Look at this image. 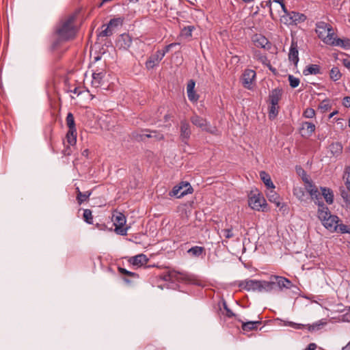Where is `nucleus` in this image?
<instances>
[{
  "label": "nucleus",
  "instance_id": "nucleus-62",
  "mask_svg": "<svg viewBox=\"0 0 350 350\" xmlns=\"http://www.w3.org/2000/svg\"><path fill=\"white\" fill-rule=\"evenodd\" d=\"M303 180L304 181V183H306V185H313L312 182L311 180H310L308 178H303Z\"/></svg>",
  "mask_w": 350,
  "mask_h": 350
},
{
  "label": "nucleus",
  "instance_id": "nucleus-32",
  "mask_svg": "<svg viewBox=\"0 0 350 350\" xmlns=\"http://www.w3.org/2000/svg\"><path fill=\"white\" fill-rule=\"evenodd\" d=\"M303 73L304 75H317L321 73L320 66L317 64L308 65L304 70Z\"/></svg>",
  "mask_w": 350,
  "mask_h": 350
},
{
  "label": "nucleus",
  "instance_id": "nucleus-43",
  "mask_svg": "<svg viewBox=\"0 0 350 350\" xmlns=\"http://www.w3.org/2000/svg\"><path fill=\"white\" fill-rule=\"evenodd\" d=\"M333 231H337L342 234L348 233L350 234V228L343 224H336V229H333Z\"/></svg>",
  "mask_w": 350,
  "mask_h": 350
},
{
  "label": "nucleus",
  "instance_id": "nucleus-13",
  "mask_svg": "<svg viewBox=\"0 0 350 350\" xmlns=\"http://www.w3.org/2000/svg\"><path fill=\"white\" fill-rule=\"evenodd\" d=\"M239 287L247 291H258L259 288V280H245L239 283Z\"/></svg>",
  "mask_w": 350,
  "mask_h": 350
},
{
  "label": "nucleus",
  "instance_id": "nucleus-27",
  "mask_svg": "<svg viewBox=\"0 0 350 350\" xmlns=\"http://www.w3.org/2000/svg\"><path fill=\"white\" fill-rule=\"evenodd\" d=\"M239 321L242 323L241 328L243 331L248 332L257 329V326L261 324V321H251L243 322L239 319Z\"/></svg>",
  "mask_w": 350,
  "mask_h": 350
},
{
  "label": "nucleus",
  "instance_id": "nucleus-31",
  "mask_svg": "<svg viewBox=\"0 0 350 350\" xmlns=\"http://www.w3.org/2000/svg\"><path fill=\"white\" fill-rule=\"evenodd\" d=\"M329 150L334 157L339 156L342 152V146L339 142L332 143L329 145Z\"/></svg>",
  "mask_w": 350,
  "mask_h": 350
},
{
  "label": "nucleus",
  "instance_id": "nucleus-36",
  "mask_svg": "<svg viewBox=\"0 0 350 350\" xmlns=\"http://www.w3.org/2000/svg\"><path fill=\"white\" fill-rule=\"evenodd\" d=\"M66 121L68 131H77L74 116L72 113L69 112L67 114Z\"/></svg>",
  "mask_w": 350,
  "mask_h": 350
},
{
  "label": "nucleus",
  "instance_id": "nucleus-23",
  "mask_svg": "<svg viewBox=\"0 0 350 350\" xmlns=\"http://www.w3.org/2000/svg\"><path fill=\"white\" fill-rule=\"evenodd\" d=\"M191 135V130L189 124L183 120L180 122V137L183 142L189 139Z\"/></svg>",
  "mask_w": 350,
  "mask_h": 350
},
{
  "label": "nucleus",
  "instance_id": "nucleus-6",
  "mask_svg": "<svg viewBox=\"0 0 350 350\" xmlns=\"http://www.w3.org/2000/svg\"><path fill=\"white\" fill-rule=\"evenodd\" d=\"M343 178L345 179L346 189L342 187L340 188V196L346 206L350 208V165L345 168Z\"/></svg>",
  "mask_w": 350,
  "mask_h": 350
},
{
  "label": "nucleus",
  "instance_id": "nucleus-26",
  "mask_svg": "<svg viewBox=\"0 0 350 350\" xmlns=\"http://www.w3.org/2000/svg\"><path fill=\"white\" fill-rule=\"evenodd\" d=\"M330 215H332L329 208L324 204L319 203L318 217L321 222L324 221Z\"/></svg>",
  "mask_w": 350,
  "mask_h": 350
},
{
  "label": "nucleus",
  "instance_id": "nucleus-33",
  "mask_svg": "<svg viewBox=\"0 0 350 350\" xmlns=\"http://www.w3.org/2000/svg\"><path fill=\"white\" fill-rule=\"evenodd\" d=\"M205 252L204 247L194 246L187 250V253L193 257H199Z\"/></svg>",
  "mask_w": 350,
  "mask_h": 350
},
{
  "label": "nucleus",
  "instance_id": "nucleus-9",
  "mask_svg": "<svg viewBox=\"0 0 350 350\" xmlns=\"http://www.w3.org/2000/svg\"><path fill=\"white\" fill-rule=\"evenodd\" d=\"M256 72L251 69L245 70L242 75L241 82L243 86L248 90H251L253 87V83L255 80Z\"/></svg>",
  "mask_w": 350,
  "mask_h": 350
},
{
  "label": "nucleus",
  "instance_id": "nucleus-4",
  "mask_svg": "<svg viewBox=\"0 0 350 350\" xmlns=\"http://www.w3.org/2000/svg\"><path fill=\"white\" fill-rule=\"evenodd\" d=\"M190 120L194 126L200 128L202 131H205L206 132L214 135H219V131L216 126H211L206 119L198 116V114L193 113L190 118Z\"/></svg>",
  "mask_w": 350,
  "mask_h": 350
},
{
  "label": "nucleus",
  "instance_id": "nucleus-21",
  "mask_svg": "<svg viewBox=\"0 0 350 350\" xmlns=\"http://www.w3.org/2000/svg\"><path fill=\"white\" fill-rule=\"evenodd\" d=\"M275 287V282L273 280L271 281L259 280L258 292H271Z\"/></svg>",
  "mask_w": 350,
  "mask_h": 350
},
{
  "label": "nucleus",
  "instance_id": "nucleus-28",
  "mask_svg": "<svg viewBox=\"0 0 350 350\" xmlns=\"http://www.w3.org/2000/svg\"><path fill=\"white\" fill-rule=\"evenodd\" d=\"M301 131H303L302 136H310L315 131V125L309 122H304L301 124Z\"/></svg>",
  "mask_w": 350,
  "mask_h": 350
},
{
  "label": "nucleus",
  "instance_id": "nucleus-34",
  "mask_svg": "<svg viewBox=\"0 0 350 350\" xmlns=\"http://www.w3.org/2000/svg\"><path fill=\"white\" fill-rule=\"evenodd\" d=\"M267 197L271 202L275 204L277 207H280L281 202L280 196L273 189L268 193Z\"/></svg>",
  "mask_w": 350,
  "mask_h": 350
},
{
  "label": "nucleus",
  "instance_id": "nucleus-29",
  "mask_svg": "<svg viewBox=\"0 0 350 350\" xmlns=\"http://www.w3.org/2000/svg\"><path fill=\"white\" fill-rule=\"evenodd\" d=\"M321 195L325 200L326 202L332 204L334 202V193L331 189L327 187H321Z\"/></svg>",
  "mask_w": 350,
  "mask_h": 350
},
{
  "label": "nucleus",
  "instance_id": "nucleus-49",
  "mask_svg": "<svg viewBox=\"0 0 350 350\" xmlns=\"http://www.w3.org/2000/svg\"><path fill=\"white\" fill-rule=\"evenodd\" d=\"M112 27H110L109 25L103 29L99 34L100 36H110L112 35Z\"/></svg>",
  "mask_w": 350,
  "mask_h": 350
},
{
  "label": "nucleus",
  "instance_id": "nucleus-56",
  "mask_svg": "<svg viewBox=\"0 0 350 350\" xmlns=\"http://www.w3.org/2000/svg\"><path fill=\"white\" fill-rule=\"evenodd\" d=\"M225 315L228 318L235 317L239 321L237 315L230 308L226 311Z\"/></svg>",
  "mask_w": 350,
  "mask_h": 350
},
{
  "label": "nucleus",
  "instance_id": "nucleus-42",
  "mask_svg": "<svg viewBox=\"0 0 350 350\" xmlns=\"http://www.w3.org/2000/svg\"><path fill=\"white\" fill-rule=\"evenodd\" d=\"M84 221L89 224H93V216L92 211L90 209H85L83 211V215Z\"/></svg>",
  "mask_w": 350,
  "mask_h": 350
},
{
  "label": "nucleus",
  "instance_id": "nucleus-30",
  "mask_svg": "<svg viewBox=\"0 0 350 350\" xmlns=\"http://www.w3.org/2000/svg\"><path fill=\"white\" fill-rule=\"evenodd\" d=\"M260 177L268 189H273L275 188V185L271 179V176L266 172L261 171L260 172Z\"/></svg>",
  "mask_w": 350,
  "mask_h": 350
},
{
  "label": "nucleus",
  "instance_id": "nucleus-38",
  "mask_svg": "<svg viewBox=\"0 0 350 350\" xmlns=\"http://www.w3.org/2000/svg\"><path fill=\"white\" fill-rule=\"evenodd\" d=\"M254 58L262 63L263 65L268 64L269 61L267 56L260 53V51L255 50L254 51Z\"/></svg>",
  "mask_w": 350,
  "mask_h": 350
},
{
  "label": "nucleus",
  "instance_id": "nucleus-64",
  "mask_svg": "<svg viewBox=\"0 0 350 350\" xmlns=\"http://www.w3.org/2000/svg\"><path fill=\"white\" fill-rule=\"evenodd\" d=\"M223 306H224V309L225 310V312L229 309V308L228 307L227 304L225 301H223Z\"/></svg>",
  "mask_w": 350,
  "mask_h": 350
},
{
  "label": "nucleus",
  "instance_id": "nucleus-45",
  "mask_svg": "<svg viewBox=\"0 0 350 350\" xmlns=\"http://www.w3.org/2000/svg\"><path fill=\"white\" fill-rule=\"evenodd\" d=\"M288 81L291 87L293 88H297L300 83V81L298 78L295 77L293 75H288Z\"/></svg>",
  "mask_w": 350,
  "mask_h": 350
},
{
  "label": "nucleus",
  "instance_id": "nucleus-16",
  "mask_svg": "<svg viewBox=\"0 0 350 350\" xmlns=\"http://www.w3.org/2000/svg\"><path fill=\"white\" fill-rule=\"evenodd\" d=\"M253 42L256 47L262 48L267 50L271 48V43L262 35H255L253 38Z\"/></svg>",
  "mask_w": 350,
  "mask_h": 350
},
{
  "label": "nucleus",
  "instance_id": "nucleus-10",
  "mask_svg": "<svg viewBox=\"0 0 350 350\" xmlns=\"http://www.w3.org/2000/svg\"><path fill=\"white\" fill-rule=\"evenodd\" d=\"M160 278L163 281H172L174 279H179L182 278L185 281H188L189 282H192L191 276L187 274L182 273H176L174 271H169L167 273H163L161 275Z\"/></svg>",
  "mask_w": 350,
  "mask_h": 350
},
{
  "label": "nucleus",
  "instance_id": "nucleus-35",
  "mask_svg": "<svg viewBox=\"0 0 350 350\" xmlns=\"http://www.w3.org/2000/svg\"><path fill=\"white\" fill-rule=\"evenodd\" d=\"M77 131H68L66 134V141L69 146H75L77 142Z\"/></svg>",
  "mask_w": 350,
  "mask_h": 350
},
{
  "label": "nucleus",
  "instance_id": "nucleus-57",
  "mask_svg": "<svg viewBox=\"0 0 350 350\" xmlns=\"http://www.w3.org/2000/svg\"><path fill=\"white\" fill-rule=\"evenodd\" d=\"M342 105L345 107H350V97L349 96H345L343 98Z\"/></svg>",
  "mask_w": 350,
  "mask_h": 350
},
{
  "label": "nucleus",
  "instance_id": "nucleus-55",
  "mask_svg": "<svg viewBox=\"0 0 350 350\" xmlns=\"http://www.w3.org/2000/svg\"><path fill=\"white\" fill-rule=\"evenodd\" d=\"M62 154L64 155V156H69L72 154V150H71V148L68 146H66L63 150H62Z\"/></svg>",
  "mask_w": 350,
  "mask_h": 350
},
{
  "label": "nucleus",
  "instance_id": "nucleus-54",
  "mask_svg": "<svg viewBox=\"0 0 350 350\" xmlns=\"http://www.w3.org/2000/svg\"><path fill=\"white\" fill-rule=\"evenodd\" d=\"M320 108L324 111H327L328 109H330L331 106L329 105L328 101L327 100H323L321 105H320Z\"/></svg>",
  "mask_w": 350,
  "mask_h": 350
},
{
  "label": "nucleus",
  "instance_id": "nucleus-52",
  "mask_svg": "<svg viewBox=\"0 0 350 350\" xmlns=\"http://www.w3.org/2000/svg\"><path fill=\"white\" fill-rule=\"evenodd\" d=\"M284 325L290 326L294 329H301L304 327V325L296 323L292 321H287L284 323Z\"/></svg>",
  "mask_w": 350,
  "mask_h": 350
},
{
  "label": "nucleus",
  "instance_id": "nucleus-63",
  "mask_svg": "<svg viewBox=\"0 0 350 350\" xmlns=\"http://www.w3.org/2000/svg\"><path fill=\"white\" fill-rule=\"evenodd\" d=\"M71 92L75 94H77V95H79L80 94V92L78 91V88H75L73 90H71Z\"/></svg>",
  "mask_w": 350,
  "mask_h": 350
},
{
  "label": "nucleus",
  "instance_id": "nucleus-1",
  "mask_svg": "<svg viewBox=\"0 0 350 350\" xmlns=\"http://www.w3.org/2000/svg\"><path fill=\"white\" fill-rule=\"evenodd\" d=\"M77 14L76 12L62 17L55 27V34L57 41L53 44V46L58 44L59 42H65L72 40L77 32L76 25Z\"/></svg>",
  "mask_w": 350,
  "mask_h": 350
},
{
  "label": "nucleus",
  "instance_id": "nucleus-41",
  "mask_svg": "<svg viewBox=\"0 0 350 350\" xmlns=\"http://www.w3.org/2000/svg\"><path fill=\"white\" fill-rule=\"evenodd\" d=\"M278 105H270L269 109V118L270 120H273L276 118L278 113Z\"/></svg>",
  "mask_w": 350,
  "mask_h": 350
},
{
  "label": "nucleus",
  "instance_id": "nucleus-39",
  "mask_svg": "<svg viewBox=\"0 0 350 350\" xmlns=\"http://www.w3.org/2000/svg\"><path fill=\"white\" fill-rule=\"evenodd\" d=\"M92 194V191H88L84 193L79 192L77 196V201L79 205H81L83 202L88 200L90 196Z\"/></svg>",
  "mask_w": 350,
  "mask_h": 350
},
{
  "label": "nucleus",
  "instance_id": "nucleus-58",
  "mask_svg": "<svg viewBox=\"0 0 350 350\" xmlns=\"http://www.w3.org/2000/svg\"><path fill=\"white\" fill-rule=\"evenodd\" d=\"M320 325L319 324H314L312 325H308V330L309 331H314L316 329H318L319 328Z\"/></svg>",
  "mask_w": 350,
  "mask_h": 350
},
{
  "label": "nucleus",
  "instance_id": "nucleus-2",
  "mask_svg": "<svg viewBox=\"0 0 350 350\" xmlns=\"http://www.w3.org/2000/svg\"><path fill=\"white\" fill-rule=\"evenodd\" d=\"M275 3H280L284 14L281 16L280 21L285 25H293L303 23L306 20V16L304 14L291 11L288 12L282 1L275 0Z\"/></svg>",
  "mask_w": 350,
  "mask_h": 350
},
{
  "label": "nucleus",
  "instance_id": "nucleus-61",
  "mask_svg": "<svg viewBox=\"0 0 350 350\" xmlns=\"http://www.w3.org/2000/svg\"><path fill=\"white\" fill-rule=\"evenodd\" d=\"M265 66H267V67L269 68V69L271 71H272L273 73H275V72L276 69H275V68H273V67L271 66V65L270 64V62H269V61L268 62V64H265Z\"/></svg>",
  "mask_w": 350,
  "mask_h": 350
},
{
  "label": "nucleus",
  "instance_id": "nucleus-25",
  "mask_svg": "<svg viewBox=\"0 0 350 350\" xmlns=\"http://www.w3.org/2000/svg\"><path fill=\"white\" fill-rule=\"evenodd\" d=\"M282 91L278 88L273 89L269 94L270 105H277L281 98Z\"/></svg>",
  "mask_w": 350,
  "mask_h": 350
},
{
  "label": "nucleus",
  "instance_id": "nucleus-22",
  "mask_svg": "<svg viewBox=\"0 0 350 350\" xmlns=\"http://www.w3.org/2000/svg\"><path fill=\"white\" fill-rule=\"evenodd\" d=\"M329 45L340 46L344 49H350L349 38H333Z\"/></svg>",
  "mask_w": 350,
  "mask_h": 350
},
{
  "label": "nucleus",
  "instance_id": "nucleus-60",
  "mask_svg": "<svg viewBox=\"0 0 350 350\" xmlns=\"http://www.w3.org/2000/svg\"><path fill=\"white\" fill-rule=\"evenodd\" d=\"M343 64L345 67L350 68V60L347 59H345L343 60Z\"/></svg>",
  "mask_w": 350,
  "mask_h": 350
},
{
  "label": "nucleus",
  "instance_id": "nucleus-11",
  "mask_svg": "<svg viewBox=\"0 0 350 350\" xmlns=\"http://www.w3.org/2000/svg\"><path fill=\"white\" fill-rule=\"evenodd\" d=\"M271 280H273L275 282V286L282 290L283 288L290 289L293 286V283L288 279L278 275H271Z\"/></svg>",
  "mask_w": 350,
  "mask_h": 350
},
{
  "label": "nucleus",
  "instance_id": "nucleus-37",
  "mask_svg": "<svg viewBox=\"0 0 350 350\" xmlns=\"http://www.w3.org/2000/svg\"><path fill=\"white\" fill-rule=\"evenodd\" d=\"M195 29V27L193 25H189L184 27L181 29L180 36L185 38H189L192 36V31Z\"/></svg>",
  "mask_w": 350,
  "mask_h": 350
},
{
  "label": "nucleus",
  "instance_id": "nucleus-59",
  "mask_svg": "<svg viewBox=\"0 0 350 350\" xmlns=\"http://www.w3.org/2000/svg\"><path fill=\"white\" fill-rule=\"evenodd\" d=\"M317 345L315 343H310L304 350H315Z\"/></svg>",
  "mask_w": 350,
  "mask_h": 350
},
{
  "label": "nucleus",
  "instance_id": "nucleus-51",
  "mask_svg": "<svg viewBox=\"0 0 350 350\" xmlns=\"http://www.w3.org/2000/svg\"><path fill=\"white\" fill-rule=\"evenodd\" d=\"M187 96L189 100L192 102H196L199 96L196 93L195 90L190 92H187Z\"/></svg>",
  "mask_w": 350,
  "mask_h": 350
},
{
  "label": "nucleus",
  "instance_id": "nucleus-8",
  "mask_svg": "<svg viewBox=\"0 0 350 350\" xmlns=\"http://www.w3.org/2000/svg\"><path fill=\"white\" fill-rule=\"evenodd\" d=\"M126 217L121 213H116L113 215V221L115 226V231L120 235H126L127 234L128 228H124L126 224Z\"/></svg>",
  "mask_w": 350,
  "mask_h": 350
},
{
  "label": "nucleus",
  "instance_id": "nucleus-46",
  "mask_svg": "<svg viewBox=\"0 0 350 350\" xmlns=\"http://www.w3.org/2000/svg\"><path fill=\"white\" fill-rule=\"evenodd\" d=\"M122 19H121L120 18H116L111 19L108 23V25L110 27H111L112 28L117 27L120 25H122Z\"/></svg>",
  "mask_w": 350,
  "mask_h": 350
},
{
  "label": "nucleus",
  "instance_id": "nucleus-18",
  "mask_svg": "<svg viewBox=\"0 0 350 350\" xmlns=\"http://www.w3.org/2000/svg\"><path fill=\"white\" fill-rule=\"evenodd\" d=\"M105 76L104 70H96L92 73V85L94 88L100 87L103 83V79Z\"/></svg>",
  "mask_w": 350,
  "mask_h": 350
},
{
  "label": "nucleus",
  "instance_id": "nucleus-53",
  "mask_svg": "<svg viewBox=\"0 0 350 350\" xmlns=\"http://www.w3.org/2000/svg\"><path fill=\"white\" fill-rule=\"evenodd\" d=\"M196 83L193 80H189L187 85V92L194 90Z\"/></svg>",
  "mask_w": 350,
  "mask_h": 350
},
{
  "label": "nucleus",
  "instance_id": "nucleus-24",
  "mask_svg": "<svg viewBox=\"0 0 350 350\" xmlns=\"http://www.w3.org/2000/svg\"><path fill=\"white\" fill-rule=\"evenodd\" d=\"M339 219L336 215H330L324 221L322 222L323 225L327 230L333 231V229H336V224L338 223Z\"/></svg>",
  "mask_w": 350,
  "mask_h": 350
},
{
  "label": "nucleus",
  "instance_id": "nucleus-3",
  "mask_svg": "<svg viewBox=\"0 0 350 350\" xmlns=\"http://www.w3.org/2000/svg\"><path fill=\"white\" fill-rule=\"evenodd\" d=\"M316 33L319 38L326 44H329L334 38V31L332 27L323 21H319L316 23Z\"/></svg>",
  "mask_w": 350,
  "mask_h": 350
},
{
  "label": "nucleus",
  "instance_id": "nucleus-40",
  "mask_svg": "<svg viewBox=\"0 0 350 350\" xmlns=\"http://www.w3.org/2000/svg\"><path fill=\"white\" fill-rule=\"evenodd\" d=\"M330 78L334 81H338L340 79L342 75L337 67H333L330 70Z\"/></svg>",
  "mask_w": 350,
  "mask_h": 350
},
{
  "label": "nucleus",
  "instance_id": "nucleus-5",
  "mask_svg": "<svg viewBox=\"0 0 350 350\" xmlns=\"http://www.w3.org/2000/svg\"><path fill=\"white\" fill-rule=\"evenodd\" d=\"M248 204L250 206L256 211H264L265 208L266 200L264 197L258 193V191H252L249 195Z\"/></svg>",
  "mask_w": 350,
  "mask_h": 350
},
{
  "label": "nucleus",
  "instance_id": "nucleus-47",
  "mask_svg": "<svg viewBox=\"0 0 350 350\" xmlns=\"http://www.w3.org/2000/svg\"><path fill=\"white\" fill-rule=\"evenodd\" d=\"M221 232L224 234V236L228 239H231L234 236V234L232 232V227L229 228L223 229L221 230Z\"/></svg>",
  "mask_w": 350,
  "mask_h": 350
},
{
  "label": "nucleus",
  "instance_id": "nucleus-50",
  "mask_svg": "<svg viewBox=\"0 0 350 350\" xmlns=\"http://www.w3.org/2000/svg\"><path fill=\"white\" fill-rule=\"evenodd\" d=\"M303 116L306 118H312L315 116V111L312 108H307L304 111Z\"/></svg>",
  "mask_w": 350,
  "mask_h": 350
},
{
  "label": "nucleus",
  "instance_id": "nucleus-12",
  "mask_svg": "<svg viewBox=\"0 0 350 350\" xmlns=\"http://www.w3.org/2000/svg\"><path fill=\"white\" fill-rule=\"evenodd\" d=\"M306 191L310 193L311 198L314 201L315 204L319 206V204H324L322 201L321 193L314 185H306Z\"/></svg>",
  "mask_w": 350,
  "mask_h": 350
},
{
  "label": "nucleus",
  "instance_id": "nucleus-19",
  "mask_svg": "<svg viewBox=\"0 0 350 350\" xmlns=\"http://www.w3.org/2000/svg\"><path fill=\"white\" fill-rule=\"evenodd\" d=\"M148 261V258L144 254H140L135 256H132L129 260V262L134 266L141 267L146 264Z\"/></svg>",
  "mask_w": 350,
  "mask_h": 350
},
{
  "label": "nucleus",
  "instance_id": "nucleus-7",
  "mask_svg": "<svg viewBox=\"0 0 350 350\" xmlns=\"http://www.w3.org/2000/svg\"><path fill=\"white\" fill-rule=\"evenodd\" d=\"M193 188L189 183L182 182L179 185L174 186L169 195L171 197L175 196L180 198L189 193H193Z\"/></svg>",
  "mask_w": 350,
  "mask_h": 350
},
{
  "label": "nucleus",
  "instance_id": "nucleus-15",
  "mask_svg": "<svg viewBox=\"0 0 350 350\" xmlns=\"http://www.w3.org/2000/svg\"><path fill=\"white\" fill-rule=\"evenodd\" d=\"M118 272L123 275L122 280L128 284H131L133 280H137L139 278L137 273L126 270L124 268L118 267Z\"/></svg>",
  "mask_w": 350,
  "mask_h": 350
},
{
  "label": "nucleus",
  "instance_id": "nucleus-44",
  "mask_svg": "<svg viewBox=\"0 0 350 350\" xmlns=\"http://www.w3.org/2000/svg\"><path fill=\"white\" fill-rule=\"evenodd\" d=\"M293 194L296 196L299 200H303L304 197L305 196V192L301 187H295L293 189Z\"/></svg>",
  "mask_w": 350,
  "mask_h": 350
},
{
  "label": "nucleus",
  "instance_id": "nucleus-17",
  "mask_svg": "<svg viewBox=\"0 0 350 350\" xmlns=\"http://www.w3.org/2000/svg\"><path fill=\"white\" fill-rule=\"evenodd\" d=\"M132 43V39L129 34L123 33L117 40L116 44L120 49H128Z\"/></svg>",
  "mask_w": 350,
  "mask_h": 350
},
{
  "label": "nucleus",
  "instance_id": "nucleus-14",
  "mask_svg": "<svg viewBox=\"0 0 350 350\" xmlns=\"http://www.w3.org/2000/svg\"><path fill=\"white\" fill-rule=\"evenodd\" d=\"M163 58V57L160 53V50L157 51L154 54L150 55L146 62V68L148 70L154 68V67L159 65Z\"/></svg>",
  "mask_w": 350,
  "mask_h": 350
},
{
  "label": "nucleus",
  "instance_id": "nucleus-48",
  "mask_svg": "<svg viewBox=\"0 0 350 350\" xmlns=\"http://www.w3.org/2000/svg\"><path fill=\"white\" fill-rule=\"evenodd\" d=\"M178 44H179V43H177V42L171 43V44L165 46V48L162 51H160V53H161V55L164 57L165 54L167 53H168L172 47H174L176 45H178Z\"/></svg>",
  "mask_w": 350,
  "mask_h": 350
},
{
  "label": "nucleus",
  "instance_id": "nucleus-20",
  "mask_svg": "<svg viewBox=\"0 0 350 350\" xmlns=\"http://www.w3.org/2000/svg\"><path fill=\"white\" fill-rule=\"evenodd\" d=\"M288 59L291 62H293L295 65H297L299 62L297 44L294 41H293L291 44Z\"/></svg>",
  "mask_w": 350,
  "mask_h": 350
}]
</instances>
